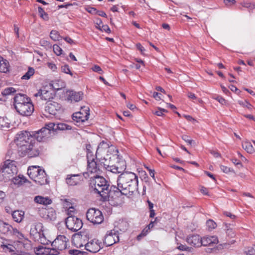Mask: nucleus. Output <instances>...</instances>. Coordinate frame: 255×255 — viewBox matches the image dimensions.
<instances>
[{
	"mask_svg": "<svg viewBox=\"0 0 255 255\" xmlns=\"http://www.w3.org/2000/svg\"><path fill=\"white\" fill-rule=\"evenodd\" d=\"M16 135L18 151L21 156L32 158L39 155L42 150L40 143L36 141L29 132L21 131Z\"/></svg>",
	"mask_w": 255,
	"mask_h": 255,
	"instance_id": "nucleus-1",
	"label": "nucleus"
},
{
	"mask_svg": "<svg viewBox=\"0 0 255 255\" xmlns=\"http://www.w3.org/2000/svg\"><path fill=\"white\" fill-rule=\"evenodd\" d=\"M138 183V177L135 174L131 172H124L118 177L117 186H112V191L115 196L124 195L130 197L137 191Z\"/></svg>",
	"mask_w": 255,
	"mask_h": 255,
	"instance_id": "nucleus-2",
	"label": "nucleus"
},
{
	"mask_svg": "<svg viewBox=\"0 0 255 255\" xmlns=\"http://www.w3.org/2000/svg\"><path fill=\"white\" fill-rule=\"evenodd\" d=\"M90 186L93 192L99 194L103 200H107L110 196H114L112 186H110L108 181L102 176H96L91 178Z\"/></svg>",
	"mask_w": 255,
	"mask_h": 255,
	"instance_id": "nucleus-3",
	"label": "nucleus"
},
{
	"mask_svg": "<svg viewBox=\"0 0 255 255\" xmlns=\"http://www.w3.org/2000/svg\"><path fill=\"white\" fill-rule=\"evenodd\" d=\"M13 105L16 112L21 116L28 117L34 111L31 99L23 94H17L13 98Z\"/></svg>",
	"mask_w": 255,
	"mask_h": 255,
	"instance_id": "nucleus-4",
	"label": "nucleus"
},
{
	"mask_svg": "<svg viewBox=\"0 0 255 255\" xmlns=\"http://www.w3.org/2000/svg\"><path fill=\"white\" fill-rule=\"evenodd\" d=\"M0 234L16 240L19 242H22L26 239L24 235L17 228H13L11 225L1 220H0Z\"/></svg>",
	"mask_w": 255,
	"mask_h": 255,
	"instance_id": "nucleus-5",
	"label": "nucleus"
},
{
	"mask_svg": "<svg viewBox=\"0 0 255 255\" xmlns=\"http://www.w3.org/2000/svg\"><path fill=\"white\" fill-rule=\"evenodd\" d=\"M30 235L35 241L44 242L45 237L43 233L42 224L39 222L33 224L31 226Z\"/></svg>",
	"mask_w": 255,
	"mask_h": 255,
	"instance_id": "nucleus-6",
	"label": "nucleus"
},
{
	"mask_svg": "<svg viewBox=\"0 0 255 255\" xmlns=\"http://www.w3.org/2000/svg\"><path fill=\"white\" fill-rule=\"evenodd\" d=\"M88 221L94 224H100L104 221V217L101 211L95 208H91L86 213Z\"/></svg>",
	"mask_w": 255,
	"mask_h": 255,
	"instance_id": "nucleus-7",
	"label": "nucleus"
},
{
	"mask_svg": "<svg viewBox=\"0 0 255 255\" xmlns=\"http://www.w3.org/2000/svg\"><path fill=\"white\" fill-rule=\"evenodd\" d=\"M65 224L67 229L73 232L79 231L83 226L82 220L72 215L66 219Z\"/></svg>",
	"mask_w": 255,
	"mask_h": 255,
	"instance_id": "nucleus-8",
	"label": "nucleus"
},
{
	"mask_svg": "<svg viewBox=\"0 0 255 255\" xmlns=\"http://www.w3.org/2000/svg\"><path fill=\"white\" fill-rule=\"evenodd\" d=\"M119 242L118 231L113 229L107 231L103 239V246L110 247Z\"/></svg>",
	"mask_w": 255,
	"mask_h": 255,
	"instance_id": "nucleus-9",
	"label": "nucleus"
},
{
	"mask_svg": "<svg viewBox=\"0 0 255 255\" xmlns=\"http://www.w3.org/2000/svg\"><path fill=\"white\" fill-rule=\"evenodd\" d=\"M89 115V108L88 107L82 108L80 111L73 114L72 119L77 123H82L88 120Z\"/></svg>",
	"mask_w": 255,
	"mask_h": 255,
	"instance_id": "nucleus-10",
	"label": "nucleus"
},
{
	"mask_svg": "<svg viewBox=\"0 0 255 255\" xmlns=\"http://www.w3.org/2000/svg\"><path fill=\"white\" fill-rule=\"evenodd\" d=\"M31 136L39 143L45 141L52 135L50 134L49 129L42 128L38 131L32 132V134H31Z\"/></svg>",
	"mask_w": 255,
	"mask_h": 255,
	"instance_id": "nucleus-11",
	"label": "nucleus"
},
{
	"mask_svg": "<svg viewBox=\"0 0 255 255\" xmlns=\"http://www.w3.org/2000/svg\"><path fill=\"white\" fill-rule=\"evenodd\" d=\"M103 248V243L97 239L91 240L85 245V249L92 253H97Z\"/></svg>",
	"mask_w": 255,
	"mask_h": 255,
	"instance_id": "nucleus-12",
	"label": "nucleus"
},
{
	"mask_svg": "<svg viewBox=\"0 0 255 255\" xmlns=\"http://www.w3.org/2000/svg\"><path fill=\"white\" fill-rule=\"evenodd\" d=\"M69 239L63 235H58L52 243V247L56 248L59 250L63 251L67 248Z\"/></svg>",
	"mask_w": 255,
	"mask_h": 255,
	"instance_id": "nucleus-13",
	"label": "nucleus"
},
{
	"mask_svg": "<svg viewBox=\"0 0 255 255\" xmlns=\"http://www.w3.org/2000/svg\"><path fill=\"white\" fill-rule=\"evenodd\" d=\"M106 169L107 171L113 173H120L122 172L125 169V163L124 161H121L122 165L120 167L117 165H109L105 163V162H101V164Z\"/></svg>",
	"mask_w": 255,
	"mask_h": 255,
	"instance_id": "nucleus-14",
	"label": "nucleus"
},
{
	"mask_svg": "<svg viewBox=\"0 0 255 255\" xmlns=\"http://www.w3.org/2000/svg\"><path fill=\"white\" fill-rule=\"evenodd\" d=\"M61 105L59 103L49 101L46 103L45 111L49 114L55 115L61 109Z\"/></svg>",
	"mask_w": 255,
	"mask_h": 255,
	"instance_id": "nucleus-15",
	"label": "nucleus"
},
{
	"mask_svg": "<svg viewBox=\"0 0 255 255\" xmlns=\"http://www.w3.org/2000/svg\"><path fill=\"white\" fill-rule=\"evenodd\" d=\"M83 93L82 92H76L74 91H67L66 93V100L68 102H77L82 99Z\"/></svg>",
	"mask_w": 255,
	"mask_h": 255,
	"instance_id": "nucleus-16",
	"label": "nucleus"
},
{
	"mask_svg": "<svg viewBox=\"0 0 255 255\" xmlns=\"http://www.w3.org/2000/svg\"><path fill=\"white\" fill-rule=\"evenodd\" d=\"M2 172L13 175L17 172V167L13 161L6 160L4 162L2 166Z\"/></svg>",
	"mask_w": 255,
	"mask_h": 255,
	"instance_id": "nucleus-17",
	"label": "nucleus"
},
{
	"mask_svg": "<svg viewBox=\"0 0 255 255\" xmlns=\"http://www.w3.org/2000/svg\"><path fill=\"white\" fill-rule=\"evenodd\" d=\"M218 243V239L216 236H205L201 238V243L203 246L216 245Z\"/></svg>",
	"mask_w": 255,
	"mask_h": 255,
	"instance_id": "nucleus-18",
	"label": "nucleus"
},
{
	"mask_svg": "<svg viewBox=\"0 0 255 255\" xmlns=\"http://www.w3.org/2000/svg\"><path fill=\"white\" fill-rule=\"evenodd\" d=\"M186 242L193 247H200L202 246L201 237L198 235H193L188 237Z\"/></svg>",
	"mask_w": 255,
	"mask_h": 255,
	"instance_id": "nucleus-19",
	"label": "nucleus"
},
{
	"mask_svg": "<svg viewBox=\"0 0 255 255\" xmlns=\"http://www.w3.org/2000/svg\"><path fill=\"white\" fill-rule=\"evenodd\" d=\"M33 180L41 185H45L48 183L47 175L45 170L43 169L40 170L38 175Z\"/></svg>",
	"mask_w": 255,
	"mask_h": 255,
	"instance_id": "nucleus-20",
	"label": "nucleus"
},
{
	"mask_svg": "<svg viewBox=\"0 0 255 255\" xmlns=\"http://www.w3.org/2000/svg\"><path fill=\"white\" fill-rule=\"evenodd\" d=\"M87 170L91 173H97L99 170L97 162L95 161L94 157L87 159Z\"/></svg>",
	"mask_w": 255,
	"mask_h": 255,
	"instance_id": "nucleus-21",
	"label": "nucleus"
},
{
	"mask_svg": "<svg viewBox=\"0 0 255 255\" xmlns=\"http://www.w3.org/2000/svg\"><path fill=\"white\" fill-rule=\"evenodd\" d=\"M129 224L126 220H120L116 223L115 229L121 232H125L128 229Z\"/></svg>",
	"mask_w": 255,
	"mask_h": 255,
	"instance_id": "nucleus-22",
	"label": "nucleus"
},
{
	"mask_svg": "<svg viewBox=\"0 0 255 255\" xmlns=\"http://www.w3.org/2000/svg\"><path fill=\"white\" fill-rule=\"evenodd\" d=\"M109 148L114 149V147L112 146L111 144H110V142H108L107 141H105L104 140H103L101 141L96 151V157H97V154L99 153H101L104 151H106L107 150H108Z\"/></svg>",
	"mask_w": 255,
	"mask_h": 255,
	"instance_id": "nucleus-23",
	"label": "nucleus"
},
{
	"mask_svg": "<svg viewBox=\"0 0 255 255\" xmlns=\"http://www.w3.org/2000/svg\"><path fill=\"white\" fill-rule=\"evenodd\" d=\"M35 97L39 96L42 100H47L53 98L52 93L47 90L45 88L40 90L37 93L34 94Z\"/></svg>",
	"mask_w": 255,
	"mask_h": 255,
	"instance_id": "nucleus-24",
	"label": "nucleus"
},
{
	"mask_svg": "<svg viewBox=\"0 0 255 255\" xmlns=\"http://www.w3.org/2000/svg\"><path fill=\"white\" fill-rule=\"evenodd\" d=\"M24 212L22 210H15L12 211L11 216L13 220L17 223H21L24 218Z\"/></svg>",
	"mask_w": 255,
	"mask_h": 255,
	"instance_id": "nucleus-25",
	"label": "nucleus"
},
{
	"mask_svg": "<svg viewBox=\"0 0 255 255\" xmlns=\"http://www.w3.org/2000/svg\"><path fill=\"white\" fill-rule=\"evenodd\" d=\"M42 169L39 166H29L27 169V174L29 177L33 180L36 177Z\"/></svg>",
	"mask_w": 255,
	"mask_h": 255,
	"instance_id": "nucleus-26",
	"label": "nucleus"
},
{
	"mask_svg": "<svg viewBox=\"0 0 255 255\" xmlns=\"http://www.w3.org/2000/svg\"><path fill=\"white\" fill-rule=\"evenodd\" d=\"M79 176L78 174L68 175L66 179V183L70 186L76 185L79 181Z\"/></svg>",
	"mask_w": 255,
	"mask_h": 255,
	"instance_id": "nucleus-27",
	"label": "nucleus"
},
{
	"mask_svg": "<svg viewBox=\"0 0 255 255\" xmlns=\"http://www.w3.org/2000/svg\"><path fill=\"white\" fill-rule=\"evenodd\" d=\"M34 201L40 204L47 205L52 203L51 200L48 197H43L41 196H37L34 198Z\"/></svg>",
	"mask_w": 255,
	"mask_h": 255,
	"instance_id": "nucleus-28",
	"label": "nucleus"
},
{
	"mask_svg": "<svg viewBox=\"0 0 255 255\" xmlns=\"http://www.w3.org/2000/svg\"><path fill=\"white\" fill-rule=\"evenodd\" d=\"M9 67L8 62L0 57V72L6 73L8 71Z\"/></svg>",
	"mask_w": 255,
	"mask_h": 255,
	"instance_id": "nucleus-29",
	"label": "nucleus"
},
{
	"mask_svg": "<svg viewBox=\"0 0 255 255\" xmlns=\"http://www.w3.org/2000/svg\"><path fill=\"white\" fill-rule=\"evenodd\" d=\"M36 255H49V248L40 246L34 249Z\"/></svg>",
	"mask_w": 255,
	"mask_h": 255,
	"instance_id": "nucleus-30",
	"label": "nucleus"
},
{
	"mask_svg": "<svg viewBox=\"0 0 255 255\" xmlns=\"http://www.w3.org/2000/svg\"><path fill=\"white\" fill-rule=\"evenodd\" d=\"M26 181V179L23 175H18L12 178V182L17 186L22 185Z\"/></svg>",
	"mask_w": 255,
	"mask_h": 255,
	"instance_id": "nucleus-31",
	"label": "nucleus"
},
{
	"mask_svg": "<svg viewBox=\"0 0 255 255\" xmlns=\"http://www.w3.org/2000/svg\"><path fill=\"white\" fill-rule=\"evenodd\" d=\"M243 148L247 151V152L252 154L255 152V149L249 141H245L242 144Z\"/></svg>",
	"mask_w": 255,
	"mask_h": 255,
	"instance_id": "nucleus-32",
	"label": "nucleus"
},
{
	"mask_svg": "<svg viewBox=\"0 0 255 255\" xmlns=\"http://www.w3.org/2000/svg\"><path fill=\"white\" fill-rule=\"evenodd\" d=\"M16 90L13 87H8L3 89L1 92V95L3 96H7L12 95L15 93Z\"/></svg>",
	"mask_w": 255,
	"mask_h": 255,
	"instance_id": "nucleus-33",
	"label": "nucleus"
},
{
	"mask_svg": "<svg viewBox=\"0 0 255 255\" xmlns=\"http://www.w3.org/2000/svg\"><path fill=\"white\" fill-rule=\"evenodd\" d=\"M50 37L54 41H59L62 39V36L59 32L55 30H52L50 33Z\"/></svg>",
	"mask_w": 255,
	"mask_h": 255,
	"instance_id": "nucleus-34",
	"label": "nucleus"
},
{
	"mask_svg": "<svg viewBox=\"0 0 255 255\" xmlns=\"http://www.w3.org/2000/svg\"><path fill=\"white\" fill-rule=\"evenodd\" d=\"M35 70L32 67H29L28 71L21 77L22 80H28L34 74Z\"/></svg>",
	"mask_w": 255,
	"mask_h": 255,
	"instance_id": "nucleus-35",
	"label": "nucleus"
},
{
	"mask_svg": "<svg viewBox=\"0 0 255 255\" xmlns=\"http://www.w3.org/2000/svg\"><path fill=\"white\" fill-rule=\"evenodd\" d=\"M56 124L53 123H50L46 125L43 127L45 128L49 129L50 130V133L52 135V133H53L54 131L57 130Z\"/></svg>",
	"mask_w": 255,
	"mask_h": 255,
	"instance_id": "nucleus-36",
	"label": "nucleus"
},
{
	"mask_svg": "<svg viewBox=\"0 0 255 255\" xmlns=\"http://www.w3.org/2000/svg\"><path fill=\"white\" fill-rule=\"evenodd\" d=\"M38 13L40 16L42 18L45 20H47L48 19V14L44 11L43 9L41 7H38Z\"/></svg>",
	"mask_w": 255,
	"mask_h": 255,
	"instance_id": "nucleus-37",
	"label": "nucleus"
},
{
	"mask_svg": "<svg viewBox=\"0 0 255 255\" xmlns=\"http://www.w3.org/2000/svg\"><path fill=\"white\" fill-rule=\"evenodd\" d=\"M1 247L5 251H8L9 252L14 251V247L11 244H4L2 243V244L1 245Z\"/></svg>",
	"mask_w": 255,
	"mask_h": 255,
	"instance_id": "nucleus-38",
	"label": "nucleus"
},
{
	"mask_svg": "<svg viewBox=\"0 0 255 255\" xmlns=\"http://www.w3.org/2000/svg\"><path fill=\"white\" fill-rule=\"evenodd\" d=\"M56 128H57V130H65V129H70L71 128L70 126H68L64 123L56 124Z\"/></svg>",
	"mask_w": 255,
	"mask_h": 255,
	"instance_id": "nucleus-39",
	"label": "nucleus"
},
{
	"mask_svg": "<svg viewBox=\"0 0 255 255\" xmlns=\"http://www.w3.org/2000/svg\"><path fill=\"white\" fill-rule=\"evenodd\" d=\"M206 226L209 230H212L216 228L217 224L212 220H208L206 222Z\"/></svg>",
	"mask_w": 255,
	"mask_h": 255,
	"instance_id": "nucleus-40",
	"label": "nucleus"
},
{
	"mask_svg": "<svg viewBox=\"0 0 255 255\" xmlns=\"http://www.w3.org/2000/svg\"><path fill=\"white\" fill-rule=\"evenodd\" d=\"M86 148L87 150V158L89 159V157H94V155L93 154V152L91 151V145L89 144H87Z\"/></svg>",
	"mask_w": 255,
	"mask_h": 255,
	"instance_id": "nucleus-41",
	"label": "nucleus"
},
{
	"mask_svg": "<svg viewBox=\"0 0 255 255\" xmlns=\"http://www.w3.org/2000/svg\"><path fill=\"white\" fill-rule=\"evenodd\" d=\"M53 49L54 52L57 55H60L62 54V49L57 44H54L53 46Z\"/></svg>",
	"mask_w": 255,
	"mask_h": 255,
	"instance_id": "nucleus-42",
	"label": "nucleus"
},
{
	"mask_svg": "<svg viewBox=\"0 0 255 255\" xmlns=\"http://www.w3.org/2000/svg\"><path fill=\"white\" fill-rule=\"evenodd\" d=\"M220 168L221 170L225 173H229L230 172L235 173L234 170L232 168H231L228 166L221 165Z\"/></svg>",
	"mask_w": 255,
	"mask_h": 255,
	"instance_id": "nucleus-43",
	"label": "nucleus"
},
{
	"mask_svg": "<svg viewBox=\"0 0 255 255\" xmlns=\"http://www.w3.org/2000/svg\"><path fill=\"white\" fill-rule=\"evenodd\" d=\"M61 70L63 72L70 75L71 76L73 75L72 73L71 72L69 66L68 65H64L61 67Z\"/></svg>",
	"mask_w": 255,
	"mask_h": 255,
	"instance_id": "nucleus-44",
	"label": "nucleus"
},
{
	"mask_svg": "<svg viewBox=\"0 0 255 255\" xmlns=\"http://www.w3.org/2000/svg\"><path fill=\"white\" fill-rule=\"evenodd\" d=\"M60 251H61L58 250L56 248H49V255H58L60 254Z\"/></svg>",
	"mask_w": 255,
	"mask_h": 255,
	"instance_id": "nucleus-45",
	"label": "nucleus"
},
{
	"mask_svg": "<svg viewBox=\"0 0 255 255\" xmlns=\"http://www.w3.org/2000/svg\"><path fill=\"white\" fill-rule=\"evenodd\" d=\"M47 216L50 219V220H54L56 217L55 211L53 209L51 210L50 211L48 212Z\"/></svg>",
	"mask_w": 255,
	"mask_h": 255,
	"instance_id": "nucleus-46",
	"label": "nucleus"
},
{
	"mask_svg": "<svg viewBox=\"0 0 255 255\" xmlns=\"http://www.w3.org/2000/svg\"><path fill=\"white\" fill-rule=\"evenodd\" d=\"M91 69L93 71L97 72L100 74H103L104 73L101 68L97 65H95L94 66L92 67Z\"/></svg>",
	"mask_w": 255,
	"mask_h": 255,
	"instance_id": "nucleus-47",
	"label": "nucleus"
},
{
	"mask_svg": "<svg viewBox=\"0 0 255 255\" xmlns=\"http://www.w3.org/2000/svg\"><path fill=\"white\" fill-rule=\"evenodd\" d=\"M164 112H167V110L161 108H158V110L154 112V114L157 116H163Z\"/></svg>",
	"mask_w": 255,
	"mask_h": 255,
	"instance_id": "nucleus-48",
	"label": "nucleus"
},
{
	"mask_svg": "<svg viewBox=\"0 0 255 255\" xmlns=\"http://www.w3.org/2000/svg\"><path fill=\"white\" fill-rule=\"evenodd\" d=\"M214 99L218 101L221 104L224 105H226L227 103L226 101L224 98H223L222 96H217Z\"/></svg>",
	"mask_w": 255,
	"mask_h": 255,
	"instance_id": "nucleus-49",
	"label": "nucleus"
},
{
	"mask_svg": "<svg viewBox=\"0 0 255 255\" xmlns=\"http://www.w3.org/2000/svg\"><path fill=\"white\" fill-rule=\"evenodd\" d=\"M182 139L184 140L189 145H191L192 142L194 141L193 140L191 139L187 135L185 134L183 135L182 136Z\"/></svg>",
	"mask_w": 255,
	"mask_h": 255,
	"instance_id": "nucleus-50",
	"label": "nucleus"
},
{
	"mask_svg": "<svg viewBox=\"0 0 255 255\" xmlns=\"http://www.w3.org/2000/svg\"><path fill=\"white\" fill-rule=\"evenodd\" d=\"M238 103L240 105H241L243 107H246L249 109H252V105L246 101L245 102L239 101L238 102Z\"/></svg>",
	"mask_w": 255,
	"mask_h": 255,
	"instance_id": "nucleus-51",
	"label": "nucleus"
},
{
	"mask_svg": "<svg viewBox=\"0 0 255 255\" xmlns=\"http://www.w3.org/2000/svg\"><path fill=\"white\" fill-rule=\"evenodd\" d=\"M69 254L73 255H82L83 253L81 251L77 250H70Z\"/></svg>",
	"mask_w": 255,
	"mask_h": 255,
	"instance_id": "nucleus-52",
	"label": "nucleus"
},
{
	"mask_svg": "<svg viewBox=\"0 0 255 255\" xmlns=\"http://www.w3.org/2000/svg\"><path fill=\"white\" fill-rule=\"evenodd\" d=\"M101 30L103 31H105L107 33H111V31L108 25H103Z\"/></svg>",
	"mask_w": 255,
	"mask_h": 255,
	"instance_id": "nucleus-53",
	"label": "nucleus"
},
{
	"mask_svg": "<svg viewBox=\"0 0 255 255\" xmlns=\"http://www.w3.org/2000/svg\"><path fill=\"white\" fill-rule=\"evenodd\" d=\"M177 249L180 251H188L189 250V247H187L186 245L181 244L178 247Z\"/></svg>",
	"mask_w": 255,
	"mask_h": 255,
	"instance_id": "nucleus-54",
	"label": "nucleus"
},
{
	"mask_svg": "<svg viewBox=\"0 0 255 255\" xmlns=\"http://www.w3.org/2000/svg\"><path fill=\"white\" fill-rule=\"evenodd\" d=\"M224 215L227 217H230L232 219H235L236 218L235 215L232 214L231 212L227 211L224 212Z\"/></svg>",
	"mask_w": 255,
	"mask_h": 255,
	"instance_id": "nucleus-55",
	"label": "nucleus"
},
{
	"mask_svg": "<svg viewBox=\"0 0 255 255\" xmlns=\"http://www.w3.org/2000/svg\"><path fill=\"white\" fill-rule=\"evenodd\" d=\"M136 47L138 50H139L142 54H143V52L145 51L144 48L139 43H138L136 45Z\"/></svg>",
	"mask_w": 255,
	"mask_h": 255,
	"instance_id": "nucleus-56",
	"label": "nucleus"
},
{
	"mask_svg": "<svg viewBox=\"0 0 255 255\" xmlns=\"http://www.w3.org/2000/svg\"><path fill=\"white\" fill-rule=\"evenodd\" d=\"M225 4L227 6H230L236 2L235 0H224Z\"/></svg>",
	"mask_w": 255,
	"mask_h": 255,
	"instance_id": "nucleus-57",
	"label": "nucleus"
},
{
	"mask_svg": "<svg viewBox=\"0 0 255 255\" xmlns=\"http://www.w3.org/2000/svg\"><path fill=\"white\" fill-rule=\"evenodd\" d=\"M51 86H52V88L53 89H54L55 90H59L61 89L62 88V86L59 87L58 85V83L57 82H53L51 84Z\"/></svg>",
	"mask_w": 255,
	"mask_h": 255,
	"instance_id": "nucleus-58",
	"label": "nucleus"
},
{
	"mask_svg": "<svg viewBox=\"0 0 255 255\" xmlns=\"http://www.w3.org/2000/svg\"><path fill=\"white\" fill-rule=\"evenodd\" d=\"M48 66L53 71H55V70L57 69L56 65L55 64L53 63H48Z\"/></svg>",
	"mask_w": 255,
	"mask_h": 255,
	"instance_id": "nucleus-59",
	"label": "nucleus"
},
{
	"mask_svg": "<svg viewBox=\"0 0 255 255\" xmlns=\"http://www.w3.org/2000/svg\"><path fill=\"white\" fill-rule=\"evenodd\" d=\"M160 94L157 93V92H154L153 93V97L154 98H155L156 100L157 101H159L161 99V98L160 97Z\"/></svg>",
	"mask_w": 255,
	"mask_h": 255,
	"instance_id": "nucleus-60",
	"label": "nucleus"
},
{
	"mask_svg": "<svg viewBox=\"0 0 255 255\" xmlns=\"http://www.w3.org/2000/svg\"><path fill=\"white\" fill-rule=\"evenodd\" d=\"M233 163L235 164L236 165H240L241 167L242 166V164L240 161H239L238 159L236 158H234L232 160Z\"/></svg>",
	"mask_w": 255,
	"mask_h": 255,
	"instance_id": "nucleus-61",
	"label": "nucleus"
},
{
	"mask_svg": "<svg viewBox=\"0 0 255 255\" xmlns=\"http://www.w3.org/2000/svg\"><path fill=\"white\" fill-rule=\"evenodd\" d=\"M42 46H46L47 47H51V45L50 44V43L46 40H42L40 41Z\"/></svg>",
	"mask_w": 255,
	"mask_h": 255,
	"instance_id": "nucleus-62",
	"label": "nucleus"
},
{
	"mask_svg": "<svg viewBox=\"0 0 255 255\" xmlns=\"http://www.w3.org/2000/svg\"><path fill=\"white\" fill-rule=\"evenodd\" d=\"M127 106L128 109H129L131 110H134L136 108V106L134 105L129 103L127 104Z\"/></svg>",
	"mask_w": 255,
	"mask_h": 255,
	"instance_id": "nucleus-63",
	"label": "nucleus"
},
{
	"mask_svg": "<svg viewBox=\"0 0 255 255\" xmlns=\"http://www.w3.org/2000/svg\"><path fill=\"white\" fill-rule=\"evenodd\" d=\"M187 96L189 98L191 99H196L197 98L195 95L194 93L191 92L188 93Z\"/></svg>",
	"mask_w": 255,
	"mask_h": 255,
	"instance_id": "nucleus-64",
	"label": "nucleus"
}]
</instances>
